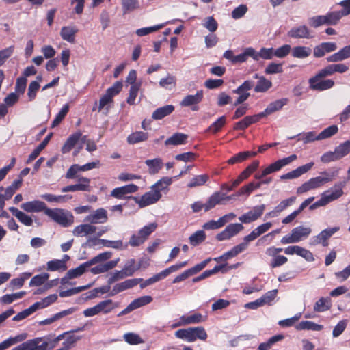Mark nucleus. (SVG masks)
Masks as SVG:
<instances>
[{
	"label": "nucleus",
	"instance_id": "obj_1",
	"mask_svg": "<svg viewBox=\"0 0 350 350\" xmlns=\"http://www.w3.org/2000/svg\"><path fill=\"white\" fill-rule=\"evenodd\" d=\"M339 169L332 172H321L319 176L310 178L297 189V193L301 194L308 191L315 189L332 182L338 175Z\"/></svg>",
	"mask_w": 350,
	"mask_h": 350
},
{
	"label": "nucleus",
	"instance_id": "obj_2",
	"mask_svg": "<svg viewBox=\"0 0 350 350\" xmlns=\"http://www.w3.org/2000/svg\"><path fill=\"white\" fill-rule=\"evenodd\" d=\"M345 186V181L336 183L333 187L321 193V198L312 204L310 206V209L314 210L320 206H325L330 202L337 200L344 195Z\"/></svg>",
	"mask_w": 350,
	"mask_h": 350
},
{
	"label": "nucleus",
	"instance_id": "obj_3",
	"mask_svg": "<svg viewBox=\"0 0 350 350\" xmlns=\"http://www.w3.org/2000/svg\"><path fill=\"white\" fill-rule=\"evenodd\" d=\"M175 336L188 342H193L197 339L205 340L207 338V333L203 327H189L177 330Z\"/></svg>",
	"mask_w": 350,
	"mask_h": 350
},
{
	"label": "nucleus",
	"instance_id": "obj_4",
	"mask_svg": "<svg viewBox=\"0 0 350 350\" xmlns=\"http://www.w3.org/2000/svg\"><path fill=\"white\" fill-rule=\"evenodd\" d=\"M45 215L63 227H68L74 223V216L68 211L62 208H47Z\"/></svg>",
	"mask_w": 350,
	"mask_h": 350
},
{
	"label": "nucleus",
	"instance_id": "obj_5",
	"mask_svg": "<svg viewBox=\"0 0 350 350\" xmlns=\"http://www.w3.org/2000/svg\"><path fill=\"white\" fill-rule=\"evenodd\" d=\"M311 232L312 229L310 227L299 226L293 228L289 234L284 236L280 242L284 245L299 243L307 239Z\"/></svg>",
	"mask_w": 350,
	"mask_h": 350
},
{
	"label": "nucleus",
	"instance_id": "obj_6",
	"mask_svg": "<svg viewBox=\"0 0 350 350\" xmlns=\"http://www.w3.org/2000/svg\"><path fill=\"white\" fill-rule=\"evenodd\" d=\"M157 224L155 222L150 223L144 226L136 233H133L129 242V245L136 247L142 245L148 239V237L156 230Z\"/></svg>",
	"mask_w": 350,
	"mask_h": 350
},
{
	"label": "nucleus",
	"instance_id": "obj_7",
	"mask_svg": "<svg viewBox=\"0 0 350 350\" xmlns=\"http://www.w3.org/2000/svg\"><path fill=\"white\" fill-rule=\"evenodd\" d=\"M340 20L338 11L330 12L325 15H319L311 17L308 19L309 25L314 28L321 25H335Z\"/></svg>",
	"mask_w": 350,
	"mask_h": 350
},
{
	"label": "nucleus",
	"instance_id": "obj_8",
	"mask_svg": "<svg viewBox=\"0 0 350 350\" xmlns=\"http://www.w3.org/2000/svg\"><path fill=\"white\" fill-rule=\"evenodd\" d=\"M339 230L340 227L338 226L324 229L317 235L310 238L309 245L310 246H315L321 244L323 246L326 247L328 245V239Z\"/></svg>",
	"mask_w": 350,
	"mask_h": 350
},
{
	"label": "nucleus",
	"instance_id": "obj_9",
	"mask_svg": "<svg viewBox=\"0 0 350 350\" xmlns=\"http://www.w3.org/2000/svg\"><path fill=\"white\" fill-rule=\"evenodd\" d=\"M91 180L84 176L78 177L77 183L75 185H68L62 189V192H75V191H90Z\"/></svg>",
	"mask_w": 350,
	"mask_h": 350
},
{
	"label": "nucleus",
	"instance_id": "obj_10",
	"mask_svg": "<svg viewBox=\"0 0 350 350\" xmlns=\"http://www.w3.org/2000/svg\"><path fill=\"white\" fill-rule=\"evenodd\" d=\"M187 265V261H183L167 267L162 271L148 278L150 284L156 283L168 276L170 274L176 272Z\"/></svg>",
	"mask_w": 350,
	"mask_h": 350
},
{
	"label": "nucleus",
	"instance_id": "obj_11",
	"mask_svg": "<svg viewBox=\"0 0 350 350\" xmlns=\"http://www.w3.org/2000/svg\"><path fill=\"white\" fill-rule=\"evenodd\" d=\"M265 209V204L254 206L251 211L241 215L239 217V220L244 224H249L252 221H254L262 216Z\"/></svg>",
	"mask_w": 350,
	"mask_h": 350
},
{
	"label": "nucleus",
	"instance_id": "obj_12",
	"mask_svg": "<svg viewBox=\"0 0 350 350\" xmlns=\"http://www.w3.org/2000/svg\"><path fill=\"white\" fill-rule=\"evenodd\" d=\"M203 95L202 90L197 91L194 95H187L180 101V105L184 107H190L193 111H198V105L202 100Z\"/></svg>",
	"mask_w": 350,
	"mask_h": 350
},
{
	"label": "nucleus",
	"instance_id": "obj_13",
	"mask_svg": "<svg viewBox=\"0 0 350 350\" xmlns=\"http://www.w3.org/2000/svg\"><path fill=\"white\" fill-rule=\"evenodd\" d=\"M161 198V193L158 190L151 187V190L145 193L139 200L136 199V202L140 207L152 204L158 202Z\"/></svg>",
	"mask_w": 350,
	"mask_h": 350
},
{
	"label": "nucleus",
	"instance_id": "obj_14",
	"mask_svg": "<svg viewBox=\"0 0 350 350\" xmlns=\"http://www.w3.org/2000/svg\"><path fill=\"white\" fill-rule=\"evenodd\" d=\"M323 77L317 74L316 76L309 79L310 88L312 90L323 91L332 88L334 82L332 79L321 80Z\"/></svg>",
	"mask_w": 350,
	"mask_h": 350
},
{
	"label": "nucleus",
	"instance_id": "obj_15",
	"mask_svg": "<svg viewBox=\"0 0 350 350\" xmlns=\"http://www.w3.org/2000/svg\"><path fill=\"white\" fill-rule=\"evenodd\" d=\"M243 229V226L241 224H231L227 226L223 231L217 234L216 238L220 241L228 240L237 235Z\"/></svg>",
	"mask_w": 350,
	"mask_h": 350
},
{
	"label": "nucleus",
	"instance_id": "obj_16",
	"mask_svg": "<svg viewBox=\"0 0 350 350\" xmlns=\"http://www.w3.org/2000/svg\"><path fill=\"white\" fill-rule=\"evenodd\" d=\"M108 220L107 211L103 208H99L91 214L87 215L84 221L91 224H104Z\"/></svg>",
	"mask_w": 350,
	"mask_h": 350
},
{
	"label": "nucleus",
	"instance_id": "obj_17",
	"mask_svg": "<svg viewBox=\"0 0 350 350\" xmlns=\"http://www.w3.org/2000/svg\"><path fill=\"white\" fill-rule=\"evenodd\" d=\"M288 103V99L286 98L274 100V101L270 103L263 111L259 113V116H261V118H264V117L269 116L278 111H280Z\"/></svg>",
	"mask_w": 350,
	"mask_h": 350
},
{
	"label": "nucleus",
	"instance_id": "obj_18",
	"mask_svg": "<svg viewBox=\"0 0 350 350\" xmlns=\"http://www.w3.org/2000/svg\"><path fill=\"white\" fill-rule=\"evenodd\" d=\"M138 190V187L134 184H129L122 187L113 189L111 192V196L117 199H124L128 194L133 193Z\"/></svg>",
	"mask_w": 350,
	"mask_h": 350
},
{
	"label": "nucleus",
	"instance_id": "obj_19",
	"mask_svg": "<svg viewBox=\"0 0 350 350\" xmlns=\"http://www.w3.org/2000/svg\"><path fill=\"white\" fill-rule=\"evenodd\" d=\"M296 200V198L293 196L288 199H285L280 202L273 210L266 213L265 218H273L279 215V214L292 205Z\"/></svg>",
	"mask_w": 350,
	"mask_h": 350
},
{
	"label": "nucleus",
	"instance_id": "obj_20",
	"mask_svg": "<svg viewBox=\"0 0 350 350\" xmlns=\"http://www.w3.org/2000/svg\"><path fill=\"white\" fill-rule=\"evenodd\" d=\"M85 139L86 135L83 136L80 131H77L70 135L63 145L62 148V152L63 154L69 152L79 140L85 141Z\"/></svg>",
	"mask_w": 350,
	"mask_h": 350
},
{
	"label": "nucleus",
	"instance_id": "obj_21",
	"mask_svg": "<svg viewBox=\"0 0 350 350\" xmlns=\"http://www.w3.org/2000/svg\"><path fill=\"white\" fill-rule=\"evenodd\" d=\"M288 37L295 39H310L312 38L309 29L306 25L296 26L287 33Z\"/></svg>",
	"mask_w": 350,
	"mask_h": 350
},
{
	"label": "nucleus",
	"instance_id": "obj_22",
	"mask_svg": "<svg viewBox=\"0 0 350 350\" xmlns=\"http://www.w3.org/2000/svg\"><path fill=\"white\" fill-rule=\"evenodd\" d=\"M143 280L142 278H133L126 280L121 283L116 284L110 293V295L113 296L122 291L133 288L137 285Z\"/></svg>",
	"mask_w": 350,
	"mask_h": 350
},
{
	"label": "nucleus",
	"instance_id": "obj_23",
	"mask_svg": "<svg viewBox=\"0 0 350 350\" xmlns=\"http://www.w3.org/2000/svg\"><path fill=\"white\" fill-rule=\"evenodd\" d=\"M97 228L89 224H80L74 228L72 234L75 237H86L96 233Z\"/></svg>",
	"mask_w": 350,
	"mask_h": 350
},
{
	"label": "nucleus",
	"instance_id": "obj_24",
	"mask_svg": "<svg viewBox=\"0 0 350 350\" xmlns=\"http://www.w3.org/2000/svg\"><path fill=\"white\" fill-rule=\"evenodd\" d=\"M271 226L272 224L271 222L264 223L254 228L248 235L243 238V240L250 243V242L254 241L256 239L267 232Z\"/></svg>",
	"mask_w": 350,
	"mask_h": 350
},
{
	"label": "nucleus",
	"instance_id": "obj_25",
	"mask_svg": "<svg viewBox=\"0 0 350 350\" xmlns=\"http://www.w3.org/2000/svg\"><path fill=\"white\" fill-rule=\"evenodd\" d=\"M314 165L313 162H310L302 166H299L294 170H292L286 174H282L280 176L282 180L284 179H293L299 177L302 174L308 172Z\"/></svg>",
	"mask_w": 350,
	"mask_h": 350
},
{
	"label": "nucleus",
	"instance_id": "obj_26",
	"mask_svg": "<svg viewBox=\"0 0 350 350\" xmlns=\"http://www.w3.org/2000/svg\"><path fill=\"white\" fill-rule=\"evenodd\" d=\"M21 208L28 213H38L47 209L44 202L39 200L29 201L21 205Z\"/></svg>",
	"mask_w": 350,
	"mask_h": 350
},
{
	"label": "nucleus",
	"instance_id": "obj_27",
	"mask_svg": "<svg viewBox=\"0 0 350 350\" xmlns=\"http://www.w3.org/2000/svg\"><path fill=\"white\" fill-rule=\"evenodd\" d=\"M350 57V44L345 46L338 52L331 55L327 57V61L329 62H342Z\"/></svg>",
	"mask_w": 350,
	"mask_h": 350
},
{
	"label": "nucleus",
	"instance_id": "obj_28",
	"mask_svg": "<svg viewBox=\"0 0 350 350\" xmlns=\"http://www.w3.org/2000/svg\"><path fill=\"white\" fill-rule=\"evenodd\" d=\"M262 118L261 116H259V113L253 115V116H245L241 120L237 122L234 126V130H245L252 124L256 123L259 121V120Z\"/></svg>",
	"mask_w": 350,
	"mask_h": 350
},
{
	"label": "nucleus",
	"instance_id": "obj_29",
	"mask_svg": "<svg viewBox=\"0 0 350 350\" xmlns=\"http://www.w3.org/2000/svg\"><path fill=\"white\" fill-rule=\"evenodd\" d=\"M119 258H117L116 260L108 261L104 264H100L92 267L90 271L92 273L95 275L105 273L114 268L119 262Z\"/></svg>",
	"mask_w": 350,
	"mask_h": 350
},
{
	"label": "nucleus",
	"instance_id": "obj_30",
	"mask_svg": "<svg viewBox=\"0 0 350 350\" xmlns=\"http://www.w3.org/2000/svg\"><path fill=\"white\" fill-rule=\"evenodd\" d=\"M27 337L26 333L18 334L14 337H10L0 343V350H5L11 346L25 340Z\"/></svg>",
	"mask_w": 350,
	"mask_h": 350
},
{
	"label": "nucleus",
	"instance_id": "obj_31",
	"mask_svg": "<svg viewBox=\"0 0 350 350\" xmlns=\"http://www.w3.org/2000/svg\"><path fill=\"white\" fill-rule=\"evenodd\" d=\"M9 211L19 220L20 222H21L25 226H30L32 225L33 219L29 215L13 206L10 207Z\"/></svg>",
	"mask_w": 350,
	"mask_h": 350
},
{
	"label": "nucleus",
	"instance_id": "obj_32",
	"mask_svg": "<svg viewBox=\"0 0 350 350\" xmlns=\"http://www.w3.org/2000/svg\"><path fill=\"white\" fill-rule=\"evenodd\" d=\"M187 138L188 136L186 134L182 133H176L165 140V144L166 146L183 145L186 144Z\"/></svg>",
	"mask_w": 350,
	"mask_h": 350
},
{
	"label": "nucleus",
	"instance_id": "obj_33",
	"mask_svg": "<svg viewBox=\"0 0 350 350\" xmlns=\"http://www.w3.org/2000/svg\"><path fill=\"white\" fill-rule=\"evenodd\" d=\"M145 164L148 168V173L150 174H157L163 165V160L159 157L147 159L145 161Z\"/></svg>",
	"mask_w": 350,
	"mask_h": 350
},
{
	"label": "nucleus",
	"instance_id": "obj_34",
	"mask_svg": "<svg viewBox=\"0 0 350 350\" xmlns=\"http://www.w3.org/2000/svg\"><path fill=\"white\" fill-rule=\"evenodd\" d=\"M254 78L258 79L257 84L254 88V91L256 92H265L271 88V81L267 79L265 77L258 76V74H255Z\"/></svg>",
	"mask_w": 350,
	"mask_h": 350
},
{
	"label": "nucleus",
	"instance_id": "obj_35",
	"mask_svg": "<svg viewBox=\"0 0 350 350\" xmlns=\"http://www.w3.org/2000/svg\"><path fill=\"white\" fill-rule=\"evenodd\" d=\"M78 29L73 26H65L61 29L60 35L63 40L73 43L75 42V36Z\"/></svg>",
	"mask_w": 350,
	"mask_h": 350
},
{
	"label": "nucleus",
	"instance_id": "obj_36",
	"mask_svg": "<svg viewBox=\"0 0 350 350\" xmlns=\"http://www.w3.org/2000/svg\"><path fill=\"white\" fill-rule=\"evenodd\" d=\"M119 306L118 303L113 302L111 299H105L97 304L99 313L108 314Z\"/></svg>",
	"mask_w": 350,
	"mask_h": 350
},
{
	"label": "nucleus",
	"instance_id": "obj_37",
	"mask_svg": "<svg viewBox=\"0 0 350 350\" xmlns=\"http://www.w3.org/2000/svg\"><path fill=\"white\" fill-rule=\"evenodd\" d=\"M224 199V195L220 192L213 193L207 200L205 203V212L213 208L216 205L221 203Z\"/></svg>",
	"mask_w": 350,
	"mask_h": 350
},
{
	"label": "nucleus",
	"instance_id": "obj_38",
	"mask_svg": "<svg viewBox=\"0 0 350 350\" xmlns=\"http://www.w3.org/2000/svg\"><path fill=\"white\" fill-rule=\"evenodd\" d=\"M312 50L310 47L297 46L291 48V55L295 58L304 59L310 55Z\"/></svg>",
	"mask_w": 350,
	"mask_h": 350
},
{
	"label": "nucleus",
	"instance_id": "obj_39",
	"mask_svg": "<svg viewBox=\"0 0 350 350\" xmlns=\"http://www.w3.org/2000/svg\"><path fill=\"white\" fill-rule=\"evenodd\" d=\"M174 110L172 105H167L157 109L152 113V118L154 120H161L164 117L170 115Z\"/></svg>",
	"mask_w": 350,
	"mask_h": 350
},
{
	"label": "nucleus",
	"instance_id": "obj_40",
	"mask_svg": "<svg viewBox=\"0 0 350 350\" xmlns=\"http://www.w3.org/2000/svg\"><path fill=\"white\" fill-rule=\"evenodd\" d=\"M249 243L243 240V242L239 243V245L233 247L230 250L224 253L226 260L233 257H235L239 254L243 252L248 247Z\"/></svg>",
	"mask_w": 350,
	"mask_h": 350
},
{
	"label": "nucleus",
	"instance_id": "obj_41",
	"mask_svg": "<svg viewBox=\"0 0 350 350\" xmlns=\"http://www.w3.org/2000/svg\"><path fill=\"white\" fill-rule=\"evenodd\" d=\"M332 304L329 297H321L314 305V310L317 312L327 311L331 308Z\"/></svg>",
	"mask_w": 350,
	"mask_h": 350
},
{
	"label": "nucleus",
	"instance_id": "obj_42",
	"mask_svg": "<svg viewBox=\"0 0 350 350\" xmlns=\"http://www.w3.org/2000/svg\"><path fill=\"white\" fill-rule=\"evenodd\" d=\"M113 103V99L104 94L99 100L98 111L107 114L109 109L112 107Z\"/></svg>",
	"mask_w": 350,
	"mask_h": 350
},
{
	"label": "nucleus",
	"instance_id": "obj_43",
	"mask_svg": "<svg viewBox=\"0 0 350 350\" xmlns=\"http://www.w3.org/2000/svg\"><path fill=\"white\" fill-rule=\"evenodd\" d=\"M323 328V326L322 325L317 324L310 321H303L296 325L297 330L321 331Z\"/></svg>",
	"mask_w": 350,
	"mask_h": 350
},
{
	"label": "nucleus",
	"instance_id": "obj_44",
	"mask_svg": "<svg viewBox=\"0 0 350 350\" xmlns=\"http://www.w3.org/2000/svg\"><path fill=\"white\" fill-rule=\"evenodd\" d=\"M249 57H252L254 60L256 59V57H255V50L252 47L246 48L242 53L235 55L234 64L245 62Z\"/></svg>",
	"mask_w": 350,
	"mask_h": 350
},
{
	"label": "nucleus",
	"instance_id": "obj_45",
	"mask_svg": "<svg viewBox=\"0 0 350 350\" xmlns=\"http://www.w3.org/2000/svg\"><path fill=\"white\" fill-rule=\"evenodd\" d=\"M174 178L173 177L164 176L154 183L152 188L158 190L159 193L161 191L167 189L168 187L173 183Z\"/></svg>",
	"mask_w": 350,
	"mask_h": 350
},
{
	"label": "nucleus",
	"instance_id": "obj_46",
	"mask_svg": "<svg viewBox=\"0 0 350 350\" xmlns=\"http://www.w3.org/2000/svg\"><path fill=\"white\" fill-rule=\"evenodd\" d=\"M46 269L49 271H64L67 269V265L59 259L50 260L46 263Z\"/></svg>",
	"mask_w": 350,
	"mask_h": 350
},
{
	"label": "nucleus",
	"instance_id": "obj_47",
	"mask_svg": "<svg viewBox=\"0 0 350 350\" xmlns=\"http://www.w3.org/2000/svg\"><path fill=\"white\" fill-rule=\"evenodd\" d=\"M141 266H142L141 262H139V265L136 267L135 259H130L126 262L122 271L126 277H129L133 275V273L137 270H138Z\"/></svg>",
	"mask_w": 350,
	"mask_h": 350
},
{
	"label": "nucleus",
	"instance_id": "obj_48",
	"mask_svg": "<svg viewBox=\"0 0 350 350\" xmlns=\"http://www.w3.org/2000/svg\"><path fill=\"white\" fill-rule=\"evenodd\" d=\"M208 179L209 176L207 174L196 175L190 180L187 184V187L189 188H193L204 185L208 180Z\"/></svg>",
	"mask_w": 350,
	"mask_h": 350
},
{
	"label": "nucleus",
	"instance_id": "obj_49",
	"mask_svg": "<svg viewBox=\"0 0 350 350\" xmlns=\"http://www.w3.org/2000/svg\"><path fill=\"white\" fill-rule=\"evenodd\" d=\"M255 61H258L260 58L263 59H271L275 56L273 48H262L258 52L255 51Z\"/></svg>",
	"mask_w": 350,
	"mask_h": 350
},
{
	"label": "nucleus",
	"instance_id": "obj_50",
	"mask_svg": "<svg viewBox=\"0 0 350 350\" xmlns=\"http://www.w3.org/2000/svg\"><path fill=\"white\" fill-rule=\"evenodd\" d=\"M338 159L345 157L350 152V139L344 142L334 149Z\"/></svg>",
	"mask_w": 350,
	"mask_h": 350
},
{
	"label": "nucleus",
	"instance_id": "obj_51",
	"mask_svg": "<svg viewBox=\"0 0 350 350\" xmlns=\"http://www.w3.org/2000/svg\"><path fill=\"white\" fill-rule=\"evenodd\" d=\"M88 267H90L87 264V262H85L83 264H81L77 267H76L75 269H70L67 272L68 277L70 278V279H74V278H78V277L81 276V275H83L85 272V271L87 270V269Z\"/></svg>",
	"mask_w": 350,
	"mask_h": 350
},
{
	"label": "nucleus",
	"instance_id": "obj_52",
	"mask_svg": "<svg viewBox=\"0 0 350 350\" xmlns=\"http://www.w3.org/2000/svg\"><path fill=\"white\" fill-rule=\"evenodd\" d=\"M147 138V133L142 131H137L129 135L127 137V141L129 144H134L144 142L146 140Z\"/></svg>",
	"mask_w": 350,
	"mask_h": 350
},
{
	"label": "nucleus",
	"instance_id": "obj_53",
	"mask_svg": "<svg viewBox=\"0 0 350 350\" xmlns=\"http://www.w3.org/2000/svg\"><path fill=\"white\" fill-rule=\"evenodd\" d=\"M298 141L303 142L304 144H308L314 141H319L318 135L314 131L301 133L297 135Z\"/></svg>",
	"mask_w": 350,
	"mask_h": 350
},
{
	"label": "nucleus",
	"instance_id": "obj_54",
	"mask_svg": "<svg viewBox=\"0 0 350 350\" xmlns=\"http://www.w3.org/2000/svg\"><path fill=\"white\" fill-rule=\"evenodd\" d=\"M25 295V291H21L12 294H6L0 298V301L3 304H9L12 303L15 300L22 298Z\"/></svg>",
	"mask_w": 350,
	"mask_h": 350
},
{
	"label": "nucleus",
	"instance_id": "obj_55",
	"mask_svg": "<svg viewBox=\"0 0 350 350\" xmlns=\"http://www.w3.org/2000/svg\"><path fill=\"white\" fill-rule=\"evenodd\" d=\"M206 317H204L200 313H194L189 316L183 315L184 323L187 325L204 322Z\"/></svg>",
	"mask_w": 350,
	"mask_h": 350
},
{
	"label": "nucleus",
	"instance_id": "obj_56",
	"mask_svg": "<svg viewBox=\"0 0 350 350\" xmlns=\"http://www.w3.org/2000/svg\"><path fill=\"white\" fill-rule=\"evenodd\" d=\"M42 198L49 202L64 203L66 202L68 200L71 199L72 197L68 195L55 196L53 194L46 193L42 195Z\"/></svg>",
	"mask_w": 350,
	"mask_h": 350
},
{
	"label": "nucleus",
	"instance_id": "obj_57",
	"mask_svg": "<svg viewBox=\"0 0 350 350\" xmlns=\"http://www.w3.org/2000/svg\"><path fill=\"white\" fill-rule=\"evenodd\" d=\"M31 276V273L29 272H24L20 274L18 278H14L10 281V286L14 288H19L22 287L24 284V282L26 280L29 278Z\"/></svg>",
	"mask_w": 350,
	"mask_h": 350
},
{
	"label": "nucleus",
	"instance_id": "obj_58",
	"mask_svg": "<svg viewBox=\"0 0 350 350\" xmlns=\"http://www.w3.org/2000/svg\"><path fill=\"white\" fill-rule=\"evenodd\" d=\"M206 239V234L204 230H198L192 234L189 238V243L193 245L196 246L200 243H202Z\"/></svg>",
	"mask_w": 350,
	"mask_h": 350
},
{
	"label": "nucleus",
	"instance_id": "obj_59",
	"mask_svg": "<svg viewBox=\"0 0 350 350\" xmlns=\"http://www.w3.org/2000/svg\"><path fill=\"white\" fill-rule=\"evenodd\" d=\"M284 338V336L278 334L271 337L267 342L260 343L258 346V350H269L272 345L275 342L282 340Z\"/></svg>",
	"mask_w": 350,
	"mask_h": 350
},
{
	"label": "nucleus",
	"instance_id": "obj_60",
	"mask_svg": "<svg viewBox=\"0 0 350 350\" xmlns=\"http://www.w3.org/2000/svg\"><path fill=\"white\" fill-rule=\"evenodd\" d=\"M152 301V297L151 296L145 295L133 300L130 304L133 310H135L150 304Z\"/></svg>",
	"mask_w": 350,
	"mask_h": 350
},
{
	"label": "nucleus",
	"instance_id": "obj_61",
	"mask_svg": "<svg viewBox=\"0 0 350 350\" xmlns=\"http://www.w3.org/2000/svg\"><path fill=\"white\" fill-rule=\"evenodd\" d=\"M49 278V274L42 273L33 276L29 282L30 286H39L45 283Z\"/></svg>",
	"mask_w": 350,
	"mask_h": 350
},
{
	"label": "nucleus",
	"instance_id": "obj_62",
	"mask_svg": "<svg viewBox=\"0 0 350 350\" xmlns=\"http://www.w3.org/2000/svg\"><path fill=\"white\" fill-rule=\"evenodd\" d=\"M112 256V253L111 252H105L98 254L94 256L90 260L87 261V264L89 267L95 265L98 262H104L109 260Z\"/></svg>",
	"mask_w": 350,
	"mask_h": 350
},
{
	"label": "nucleus",
	"instance_id": "obj_63",
	"mask_svg": "<svg viewBox=\"0 0 350 350\" xmlns=\"http://www.w3.org/2000/svg\"><path fill=\"white\" fill-rule=\"evenodd\" d=\"M338 128L336 125H331L323 130L319 135V140H323L331 137L337 133Z\"/></svg>",
	"mask_w": 350,
	"mask_h": 350
},
{
	"label": "nucleus",
	"instance_id": "obj_64",
	"mask_svg": "<svg viewBox=\"0 0 350 350\" xmlns=\"http://www.w3.org/2000/svg\"><path fill=\"white\" fill-rule=\"evenodd\" d=\"M124 14L132 12L138 8V0H121Z\"/></svg>",
	"mask_w": 350,
	"mask_h": 350
}]
</instances>
